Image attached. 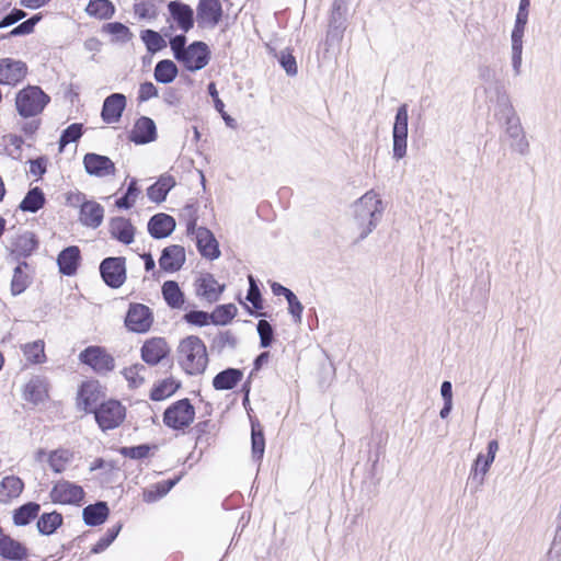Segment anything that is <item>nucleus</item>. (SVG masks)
<instances>
[{"mask_svg":"<svg viewBox=\"0 0 561 561\" xmlns=\"http://www.w3.org/2000/svg\"><path fill=\"white\" fill-rule=\"evenodd\" d=\"M171 350L164 337H150L140 348L141 359L149 366L160 364L170 354Z\"/></svg>","mask_w":561,"mask_h":561,"instance_id":"nucleus-18","label":"nucleus"},{"mask_svg":"<svg viewBox=\"0 0 561 561\" xmlns=\"http://www.w3.org/2000/svg\"><path fill=\"white\" fill-rule=\"evenodd\" d=\"M44 342L42 340L27 343L23 346V354L26 359L34 364H41L45 360Z\"/></svg>","mask_w":561,"mask_h":561,"instance_id":"nucleus-55","label":"nucleus"},{"mask_svg":"<svg viewBox=\"0 0 561 561\" xmlns=\"http://www.w3.org/2000/svg\"><path fill=\"white\" fill-rule=\"evenodd\" d=\"M175 227V219L164 213L153 215L147 225L149 234L157 240L169 237L174 231Z\"/></svg>","mask_w":561,"mask_h":561,"instance_id":"nucleus-26","label":"nucleus"},{"mask_svg":"<svg viewBox=\"0 0 561 561\" xmlns=\"http://www.w3.org/2000/svg\"><path fill=\"white\" fill-rule=\"evenodd\" d=\"M140 38L144 42L147 51L151 55H154L167 47V42L163 36L154 30H142L140 32Z\"/></svg>","mask_w":561,"mask_h":561,"instance_id":"nucleus-47","label":"nucleus"},{"mask_svg":"<svg viewBox=\"0 0 561 561\" xmlns=\"http://www.w3.org/2000/svg\"><path fill=\"white\" fill-rule=\"evenodd\" d=\"M158 450V445L140 444L137 446H124L119 448V454L129 459L140 460L147 458L151 451Z\"/></svg>","mask_w":561,"mask_h":561,"instance_id":"nucleus-53","label":"nucleus"},{"mask_svg":"<svg viewBox=\"0 0 561 561\" xmlns=\"http://www.w3.org/2000/svg\"><path fill=\"white\" fill-rule=\"evenodd\" d=\"M79 360L100 375H105L115 368L114 357L104 347L98 345H91L81 351Z\"/></svg>","mask_w":561,"mask_h":561,"instance_id":"nucleus-11","label":"nucleus"},{"mask_svg":"<svg viewBox=\"0 0 561 561\" xmlns=\"http://www.w3.org/2000/svg\"><path fill=\"white\" fill-rule=\"evenodd\" d=\"M110 508L106 502L98 501L89 504L82 510V519L87 526L95 527L106 522Z\"/></svg>","mask_w":561,"mask_h":561,"instance_id":"nucleus-33","label":"nucleus"},{"mask_svg":"<svg viewBox=\"0 0 561 561\" xmlns=\"http://www.w3.org/2000/svg\"><path fill=\"white\" fill-rule=\"evenodd\" d=\"M208 94L213 98L215 108L218 113H220L222 119L225 121L226 125L233 128L236 127V121L232 118L227 112L225 111V103L218 95V91L216 89L215 82H209L207 85Z\"/></svg>","mask_w":561,"mask_h":561,"instance_id":"nucleus-56","label":"nucleus"},{"mask_svg":"<svg viewBox=\"0 0 561 561\" xmlns=\"http://www.w3.org/2000/svg\"><path fill=\"white\" fill-rule=\"evenodd\" d=\"M140 193L138 186H137V180L131 179L129 182L127 190L125 194L116 199L115 206L119 209H129L134 206L136 197Z\"/></svg>","mask_w":561,"mask_h":561,"instance_id":"nucleus-57","label":"nucleus"},{"mask_svg":"<svg viewBox=\"0 0 561 561\" xmlns=\"http://www.w3.org/2000/svg\"><path fill=\"white\" fill-rule=\"evenodd\" d=\"M256 330L260 336V346L263 348L270 347L274 342L275 335L273 325L268 321L262 319L257 322Z\"/></svg>","mask_w":561,"mask_h":561,"instance_id":"nucleus-60","label":"nucleus"},{"mask_svg":"<svg viewBox=\"0 0 561 561\" xmlns=\"http://www.w3.org/2000/svg\"><path fill=\"white\" fill-rule=\"evenodd\" d=\"M104 208L101 204L94 201H87L81 205L80 222L89 228H98L103 222Z\"/></svg>","mask_w":561,"mask_h":561,"instance_id":"nucleus-32","label":"nucleus"},{"mask_svg":"<svg viewBox=\"0 0 561 561\" xmlns=\"http://www.w3.org/2000/svg\"><path fill=\"white\" fill-rule=\"evenodd\" d=\"M497 102L501 107L500 112L505 118V134L512 140L511 148L523 156L527 154L529 152V142L513 105L506 95L499 96Z\"/></svg>","mask_w":561,"mask_h":561,"instance_id":"nucleus-3","label":"nucleus"},{"mask_svg":"<svg viewBox=\"0 0 561 561\" xmlns=\"http://www.w3.org/2000/svg\"><path fill=\"white\" fill-rule=\"evenodd\" d=\"M409 112L408 104H401L396 113L392 126V157L399 161L407 154Z\"/></svg>","mask_w":561,"mask_h":561,"instance_id":"nucleus-6","label":"nucleus"},{"mask_svg":"<svg viewBox=\"0 0 561 561\" xmlns=\"http://www.w3.org/2000/svg\"><path fill=\"white\" fill-rule=\"evenodd\" d=\"M84 170L89 175L104 178L114 175L116 168L114 162L107 157L94 152L85 153L83 157Z\"/></svg>","mask_w":561,"mask_h":561,"instance_id":"nucleus-19","label":"nucleus"},{"mask_svg":"<svg viewBox=\"0 0 561 561\" xmlns=\"http://www.w3.org/2000/svg\"><path fill=\"white\" fill-rule=\"evenodd\" d=\"M48 398V381L44 376H33L24 388V399L34 404L44 402Z\"/></svg>","mask_w":561,"mask_h":561,"instance_id":"nucleus-30","label":"nucleus"},{"mask_svg":"<svg viewBox=\"0 0 561 561\" xmlns=\"http://www.w3.org/2000/svg\"><path fill=\"white\" fill-rule=\"evenodd\" d=\"M238 345L237 336L229 330L219 332L210 343V350L221 354L226 348L234 350Z\"/></svg>","mask_w":561,"mask_h":561,"instance_id":"nucleus-49","label":"nucleus"},{"mask_svg":"<svg viewBox=\"0 0 561 561\" xmlns=\"http://www.w3.org/2000/svg\"><path fill=\"white\" fill-rule=\"evenodd\" d=\"M104 33L114 36L113 41L122 44H126L133 38L130 30L121 22H110L102 26Z\"/></svg>","mask_w":561,"mask_h":561,"instance_id":"nucleus-51","label":"nucleus"},{"mask_svg":"<svg viewBox=\"0 0 561 561\" xmlns=\"http://www.w3.org/2000/svg\"><path fill=\"white\" fill-rule=\"evenodd\" d=\"M162 297L165 304L172 309H181L185 302V295L178 282L165 280L161 287Z\"/></svg>","mask_w":561,"mask_h":561,"instance_id":"nucleus-39","label":"nucleus"},{"mask_svg":"<svg viewBox=\"0 0 561 561\" xmlns=\"http://www.w3.org/2000/svg\"><path fill=\"white\" fill-rule=\"evenodd\" d=\"M528 13L516 14L515 24L512 31V66L516 76L520 73L522 55H523V37L528 22Z\"/></svg>","mask_w":561,"mask_h":561,"instance_id":"nucleus-16","label":"nucleus"},{"mask_svg":"<svg viewBox=\"0 0 561 561\" xmlns=\"http://www.w3.org/2000/svg\"><path fill=\"white\" fill-rule=\"evenodd\" d=\"M242 377L241 369L229 367L214 377L213 387L215 390H231L242 380Z\"/></svg>","mask_w":561,"mask_h":561,"instance_id":"nucleus-37","label":"nucleus"},{"mask_svg":"<svg viewBox=\"0 0 561 561\" xmlns=\"http://www.w3.org/2000/svg\"><path fill=\"white\" fill-rule=\"evenodd\" d=\"M278 61L288 76L297 75L296 58L290 53L285 50L280 51Z\"/></svg>","mask_w":561,"mask_h":561,"instance_id":"nucleus-64","label":"nucleus"},{"mask_svg":"<svg viewBox=\"0 0 561 561\" xmlns=\"http://www.w3.org/2000/svg\"><path fill=\"white\" fill-rule=\"evenodd\" d=\"M72 459V453L68 449L59 448L53 450L48 455V465L56 473H61L66 469V465Z\"/></svg>","mask_w":561,"mask_h":561,"instance_id":"nucleus-52","label":"nucleus"},{"mask_svg":"<svg viewBox=\"0 0 561 561\" xmlns=\"http://www.w3.org/2000/svg\"><path fill=\"white\" fill-rule=\"evenodd\" d=\"M41 14H35L27 19L26 21L20 23L18 26L13 27L9 33L0 36V39H7L15 36L28 35L34 31L35 25L41 21Z\"/></svg>","mask_w":561,"mask_h":561,"instance_id":"nucleus-54","label":"nucleus"},{"mask_svg":"<svg viewBox=\"0 0 561 561\" xmlns=\"http://www.w3.org/2000/svg\"><path fill=\"white\" fill-rule=\"evenodd\" d=\"M152 310L140 302H130L124 319V324L129 332L144 334L153 324Z\"/></svg>","mask_w":561,"mask_h":561,"instance_id":"nucleus-8","label":"nucleus"},{"mask_svg":"<svg viewBox=\"0 0 561 561\" xmlns=\"http://www.w3.org/2000/svg\"><path fill=\"white\" fill-rule=\"evenodd\" d=\"M196 247L201 255L210 261L220 256L218 241L214 233L206 227H198L196 233Z\"/></svg>","mask_w":561,"mask_h":561,"instance_id":"nucleus-25","label":"nucleus"},{"mask_svg":"<svg viewBox=\"0 0 561 561\" xmlns=\"http://www.w3.org/2000/svg\"><path fill=\"white\" fill-rule=\"evenodd\" d=\"M195 417V409L187 398L181 399L170 407L163 413V423L172 430H184L188 427Z\"/></svg>","mask_w":561,"mask_h":561,"instance_id":"nucleus-7","label":"nucleus"},{"mask_svg":"<svg viewBox=\"0 0 561 561\" xmlns=\"http://www.w3.org/2000/svg\"><path fill=\"white\" fill-rule=\"evenodd\" d=\"M0 557L22 561L27 557V548L9 535L0 534Z\"/></svg>","mask_w":561,"mask_h":561,"instance_id":"nucleus-31","label":"nucleus"},{"mask_svg":"<svg viewBox=\"0 0 561 561\" xmlns=\"http://www.w3.org/2000/svg\"><path fill=\"white\" fill-rule=\"evenodd\" d=\"M237 307L233 304L218 305L211 314V323L215 325H227L237 314Z\"/></svg>","mask_w":561,"mask_h":561,"instance_id":"nucleus-48","label":"nucleus"},{"mask_svg":"<svg viewBox=\"0 0 561 561\" xmlns=\"http://www.w3.org/2000/svg\"><path fill=\"white\" fill-rule=\"evenodd\" d=\"M175 186L172 175H161L159 180L147 188L148 198L157 204L165 201L169 192Z\"/></svg>","mask_w":561,"mask_h":561,"instance_id":"nucleus-36","label":"nucleus"},{"mask_svg":"<svg viewBox=\"0 0 561 561\" xmlns=\"http://www.w3.org/2000/svg\"><path fill=\"white\" fill-rule=\"evenodd\" d=\"M45 203L46 197L43 190L38 186H35L27 191L19 205V209L25 213L34 214L42 209Z\"/></svg>","mask_w":561,"mask_h":561,"instance_id":"nucleus-40","label":"nucleus"},{"mask_svg":"<svg viewBox=\"0 0 561 561\" xmlns=\"http://www.w3.org/2000/svg\"><path fill=\"white\" fill-rule=\"evenodd\" d=\"M126 96L123 93H112L105 98L101 111L104 123L113 124L119 122L126 107Z\"/></svg>","mask_w":561,"mask_h":561,"instance_id":"nucleus-22","label":"nucleus"},{"mask_svg":"<svg viewBox=\"0 0 561 561\" xmlns=\"http://www.w3.org/2000/svg\"><path fill=\"white\" fill-rule=\"evenodd\" d=\"M354 218L360 229L356 242L364 240L377 227L381 220L382 202L373 191L364 194L354 204Z\"/></svg>","mask_w":561,"mask_h":561,"instance_id":"nucleus-1","label":"nucleus"},{"mask_svg":"<svg viewBox=\"0 0 561 561\" xmlns=\"http://www.w3.org/2000/svg\"><path fill=\"white\" fill-rule=\"evenodd\" d=\"M225 290V285H220L213 274H205L196 282V294L208 302H216Z\"/></svg>","mask_w":561,"mask_h":561,"instance_id":"nucleus-28","label":"nucleus"},{"mask_svg":"<svg viewBox=\"0 0 561 561\" xmlns=\"http://www.w3.org/2000/svg\"><path fill=\"white\" fill-rule=\"evenodd\" d=\"M30 264L25 261L18 263L13 271V277L11 280V293L13 296L21 295L32 284V275L27 272Z\"/></svg>","mask_w":561,"mask_h":561,"instance_id":"nucleus-35","label":"nucleus"},{"mask_svg":"<svg viewBox=\"0 0 561 561\" xmlns=\"http://www.w3.org/2000/svg\"><path fill=\"white\" fill-rule=\"evenodd\" d=\"M178 360L188 375L203 374L208 364L206 345L196 335L183 339L178 347Z\"/></svg>","mask_w":561,"mask_h":561,"instance_id":"nucleus-2","label":"nucleus"},{"mask_svg":"<svg viewBox=\"0 0 561 561\" xmlns=\"http://www.w3.org/2000/svg\"><path fill=\"white\" fill-rule=\"evenodd\" d=\"M39 241L32 231H25L18 236L12 242L11 256L20 262L21 259L31 256L38 248Z\"/></svg>","mask_w":561,"mask_h":561,"instance_id":"nucleus-23","label":"nucleus"},{"mask_svg":"<svg viewBox=\"0 0 561 561\" xmlns=\"http://www.w3.org/2000/svg\"><path fill=\"white\" fill-rule=\"evenodd\" d=\"M224 10L219 0H199L196 21L201 28H214L222 19Z\"/></svg>","mask_w":561,"mask_h":561,"instance_id":"nucleus-15","label":"nucleus"},{"mask_svg":"<svg viewBox=\"0 0 561 561\" xmlns=\"http://www.w3.org/2000/svg\"><path fill=\"white\" fill-rule=\"evenodd\" d=\"M49 102L50 96L38 85L28 84L15 95V108L23 118L35 117L42 114Z\"/></svg>","mask_w":561,"mask_h":561,"instance_id":"nucleus-4","label":"nucleus"},{"mask_svg":"<svg viewBox=\"0 0 561 561\" xmlns=\"http://www.w3.org/2000/svg\"><path fill=\"white\" fill-rule=\"evenodd\" d=\"M251 450L252 458L261 461L265 450V438L259 422H251Z\"/></svg>","mask_w":561,"mask_h":561,"instance_id":"nucleus-46","label":"nucleus"},{"mask_svg":"<svg viewBox=\"0 0 561 561\" xmlns=\"http://www.w3.org/2000/svg\"><path fill=\"white\" fill-rule=\"evenodd\" d=\"M249 279V289L247 293V300L251 302L255 310H261L263 308V299L261 290L256 284L255 278L252 275L248 276Z\"/></svg>","mask_w":561,"mask_h":561,"instance_id":"nucleus-62","label":"nucleus"},{"mask_svg":"<svg viewBox=\"0 0 561 561\" xmlns=\"http://www.w3.org/2000/svg\"><path fill=\"white\" fill-rule=\"evenodd\" d=\"M93 414L99 427L103 432H107L118 427L124 422L126 409L118 400L110 399L101 402Z\"/></svg>","mask_w":561,"mask_h":561,"instance_id":"nucleus-5","label":"nucleus"},{"mask_svg":"<svg viewBox=\"0 0 561 561\" xmlns=\"http://www.w3.org/2000/svg\"><path fill=\"white\" fill-rule=\"evenodd\" d=\"M186 323L196 327H206L211 323V314L203 310H191L183 317Z\"/></svg>","mask_w":561,"mask_h":561,"instance_id":"nucleus-61","label":"nucleus"},{"mask_svg":"<svg viewBox=\"0 0 561 561\" xmlns=\"http://www.w3.org/2000/svg\"><path fill=\"white\" fill-rule=\"evenodd\" d=\"M24 490V482L16 476H8L0 482V503L7 504Z\"/></svg>","mask_w":561,"mask_h":561,"instance_id":"nucleus-38","label":"nucleus"},{"mask_svg":"<svg viewBox=\"0 0 561 561\" xmlns=\"http://www.w3.org/2000/svg\"><path fill=\"white\" fill-rule=\"evenodd\" d=\"M100 274L103 282L113 289L123 286L126 280V259L124 256H108L100 263Z\"/></svg>","mask_w":561,"mask_h":561,"instance_id":"nucleus-12","label":"nucleus"},{"mask_svg":"<svg viewBox=\"0 0 561 561\" xmlns=\"http://www.w3.org/2000/svg\"><path fill=\"white\" fill-rule=\"evenodd\" d=\"M181 480V476L173 479H168L156 484V494L152 491L145 492V500L147 502L156 501L159 497L167 495Z\"/></svg>","mask_w":561,"mask_h":561,"instance_id":"nucleus-58","label":"nucleus"},{"mask_svg":"<svg viewBox=\"0 0 561 561\" xmlns=\"http://www.w3.org/2000/svg\"><path fill=\"white\" fill-rule=\"evenodd\" d=\"M100 386L95 381L83 382L78 391L79 407L85 413H93L99 407Z\"/></svg>","mask_w":561,"mask_h":561,"instance_id":"nucleus-29","label":"nucleus"},{"mask_svg":"<svg viewBox=\"0 0 561 561\" xmlns=\"http://www.w3.org/2000/svg\"><path fill=\"white\" fill-rule=\"evenodd\" d=\"M185 259L184 248L179 244H172L162 250L159 266L164 272L174 273L182 268Z\"/></svg>","mask_w":561,"mask_h":561,"instance_id":"nucleus-24","label":"nucleus"},{"mask_svg":"<svg viewBox=\"0 0 561 561\" xmlns=\"http://www.w3.org/2000/svg\"><path fill=\"white\" fill-rule=\"evenodd\" d=\"M179 69L174 61L163 59L157 62L153 77L157 82L168 84L175 80Z\"/></svg>","mask_w":561,"mask_h":561,"instance_id":"nucleus-44","label":"nucleus"},{"mask_svg":"<svg viewBox=\"0 0 561 561\" xmlns=\"http://www.w3.org/2000/svg\"><path fill=\"white\" fill-rule=\"evenodd\" d=\"M499 450V443L492 439L488 443V454H479L472 465L469 473L468 483L471 485L472 492H478L484 483V476L488 473L491 465L495 459Z\"/></svg>","mask_w":561,"mask_h":561,"instance_id":"nucleus-9","label":"nucleus"},{"mask_svg":"<svg viewBox=\"0 0 561 561\" xmlns=\"http://www.w3.org/2000/svg\"><path fill=\"white\" fill-rule=\"evenodd\" d=\"M144 371H146L145 365L135 364L124 369V376L130 383L137 386L139 383H142L145 380L144 376L141 375V373Z\"/></svg>","mask_w":561,"mask_h":561,"instance_id":"nucleus-63","label":"nucleus"},{"mask_svg":"<svg viewBox=\"0 0 561 561\" xmlns=\"http://www.w3.org/2000/svg\"><path fill=\"white\" fill-rule=\"evenodd\" d=\"M181 387V382L175 380L174 378H165L152 387L150 391V399L152 401H162L169 397H171L173 393L176 392V390Z\"/></svg>","mask_w":561,"mask_h":561,"instance_id":"nucleus-43","label":"nucleus"},{"mask_svg":"<svg viewBox=\"0 0 561 561\" xmlns=\"http://www.w3.org/2000/svg\"><path fill=\"white\" fill-rule=\"evenodd\" d=\"M27 71V65L22 60L0 58V84L15 87L25 79Z\"/></svg>","mask_w":561,"mask_h":561,"instance_id":"nucleus-17","label":"nucleus"},{"mask_svg":"<svg viewBox=\"0 0 561 561\" xmlns=\"http://www.w3.org/2000/svg\"><path fill=\"white\" fill-rule=\"evenodd\" d=\"M81 262V251L77 245H69L62 249L57 256L59 272L65 276H72L77 273Z\"/></svg>","mask_w":561,"mask_h":561,"instance_id":"nucleus-27","label":"nucleus"},{"mask_svg":"<svg viewBox=\"0 0 561 561\" xmlns=\"http://www.w3.org/2000/svg\"><path fill=\"white\" fill-rule=\"evenodd\" d=\"M210 49L202 41L191 43L176 60L182 64L186 70L195 72L205 68L210 60Z\"/></svg>","mask_w":561,"mask_h":561,"instance_id":"nucleus-13","label":"nucleus"},{"mask_svg":"<svg viewBox=\"0 0 561 561\" xmlns=\"http://www.w3.org/2000/svg\"><path fill=\"white\" fill-rule=\"evenodd\" d=\"M348 0H333L327 32V42L340 43L347 27Z\"/></svg>","mask_w":561,"mask_h":561,"instance_id":"nucleus-10","label":"nucleus"},{"mask_svg":"<svg viewBox=\"0 0 561 561\" xmlns=\"http://www.w3.org/2000/svg\"><path fill=\"white\" fill-rule=\"evenodd\" d=\"M168 11L183 33H187L193 28L194 11L188 4L180 0H172L168 3Z\"/></svg>","mask_w":561,"mask_h":561,"instance_id":"nucleus-21","label":"nucleus"},{"mask_svg":"<svg viewBox=\"0 0 561 561\" xmlns=\"http://www.w3.org/2000/svg\"><path fill=\"white\" fill-rule=\"evenodd\" d=\"M41 511V505L36 502H27L13 512V523L16 526H26L34 520Z\"/></svg>","mask_w":561,"mask_h":561,"instance_id":"nucleus-45","label":"nucleus"},{"mask_svg":"<svg viewBox=\"0 0 561 561\" xmlns=\"http://www.w3.org/2000/svg\"><path fill=\"white\" fill-rule=\"evenodd\" d=\"M82 486L68 480L57 481L50 492V501L55 504L80 505L84 499Z\"/></svg>","mask_w":561,"mask_h":561,"instance_id":"nucleus-14","label":"nucleus"},{"mask_svg":"<svg viewBox=\"0 0 561 561\" xmlns=\"http://www.w3.org/2000/svg\"><path fill=\"white\" fill-rule=\"evenodd\" d=\"M84 11L99 20H110L115 14V5L111 0H90Z\"/></svg>","mask_w":561,"mask_h":561,"instance_id":"nucleus-41","label":"nucleus"},{"mask_svg":"<svg viewBox=\"0 0 561 561\" xmlns=\"http://www.w3.org/2000/svg\"><path fill=\"white\" fill-rule=\"evenodd\" d=\"M121 529H122V524H116V525L110 527L106 530L105 535L103 537H101L98 540V542L92 547L91 552L92 553L103 552L116 539Z\"/></svg>","mask_w":561,"mask_h":561,"instance_id":"nucleus-59","label":"nucleus"},{"mask_svg":"<svg viewBox=\"0 0 561 561\" xmlns=\"http://www.w3.org/2000/svg\"><path fill=\"white\" fill-rule=\"evenodd\" d=\"M129 140L136 145H146L157 139V126L152 118H138L129 134Z\"/></svg>","mask_w":561,"mask_h":561,"instance_id":"nucleus-20","label":"nucleus"},{"mask_svg":"<svg viewBox=\"0 0 561 561\" xmlns=\"http://www.w3.org/2000/svg\"><path fill=\"white\" fill-rule=\"evenodd\" d=\"M64 523V517L60 513L54 511L50 513H43L37 519V530L41 535H53Z\"/></svg>","mask_w":561,"mask_h":561,"instance_id":"nucleus-42","label":"nucleus"},{"mask_svg":"<svg viewBox=\"0 0 561 561\" xmlns=\"http://www.w3.org/2000/svg\"><path fill=\"white\" fill-rule=\"evenodd\" d=\"M83 135V124L72 123L61 131L58 140V151L62 152L67 145L77 142Z\"/></svg>","mask_w":561,"mask_h":561,"instance_id":"nucleus-50","label":"nucleus"},{"mask_svg":"<svg viewBox=\"0 0 561 561\" xmlns=\"http://www.w3.org/2000/svg\"><path fill=\"white\" fill-rule=\"evenodd\" d=\"M110 233L119 242L130 244L134 242L135 227L127 218L114 217L110 221Z\"/></svg>","mask_w":561,"mask_h":561,"instance_id":"nucleus-34","label":"nucleus"}]
</instances>
